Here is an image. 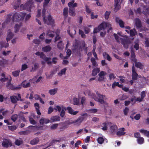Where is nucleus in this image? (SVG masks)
<instances>
[{
	"label": "nucleus",
	"instance_id": "obj_1",
	"mask_svg": "<svg viewBox=\"0 0 149 149\" xmlns=\"http://www.w3.org/2000/svg\"><path fill=\"white\" fill-rule=\"evenodd\" d=\"M12 13L7 15L5 22L2 24V27H4L5 25L9 23L11 21L13 22H18L22 20L24 18L26 14L23 12L15 13L12 16Z\"/></svg>",
	"mask_w": 149,
	"mask_h": 149
},
{
	"label": "nucleus",
	"instance_id": "obj_2",
	"mask_svg": "<svg viewBox=\"0 0 149 149\" xmlns=\"http://www.w3.org/2000/svg\"><path fill=\"white\" fill-rule=\"evenodd\" d=\"M50 0H44L43 2L44 8L42 11V15L43 17V20L45 24L48 25H50L52 26H54L55 22L54 19L51 16L49 15L47 17H44L46 12L45 8L47 7Z\"/></svg>",
	"mask_w": 149,
	"mask_h": 149
},
{
	"label": "nucleus",
	"instance_id": "obj_3",
	"mask_svg": "<svg viewBox=\"0 0 149 149\" xmlns=\"http://www.w3.org/2000/svg\"><path fill=\"white\" fill-rule=\"evenodd\" d=\"M107 27L109 29V30L108 31V32L109 30H111L112 29L111 25L109 23L103 22L97 28L96 27L94 29L93 33H97L100 31L104 30Z\"/></svg>",
	"mask_w": 149,
	"mask_h": 149
},
{
	"label": "nucleus",
	"instance_id": "obj_4",
	"mask_svg": "<svg viewBox=\"0 0 149 149\" xmlns=\"http://www.w3.org/2000/svg\"><path fill=\"white\" fill-rule=\"evenodd\" d=\"M113 35L115 39L117 42H121L125 48H128L129 44L131 43L130 41L129 40L127 39H123L121 38H120L115 33Z\"/></svg>",
	"mask_w": 149,
	"mask_h": 149
},
{
	"label": "nucleus",
	"instance_id": "obj_5",
	"mask_svg": "<svg viewBox=\"0 0 149 149\" xmlns=\"http://www.w3.org/2000/svg\"><path fill=\"white\" fill-rule=\"evenodd\" d=\"M33 6V0H28L26 3L24 5L21 4L19 7L20 10L26 9L29 11H31V8Z\"/></svg>",
	"mask_w": 149,
	"mask_h": 149
},
{
	"label": "nucleus",
	"instance_id": "obj_6",
	"mask_svg": "<svg viewBox=\"0 0 149 149\" xmlns=\"http://www.w3.org/2000/svg\"><path fill=\"white\" fill-rule=\"evenodd\" d=\"M97 97L94 96L93 98L95 101L98 102L101 104H104L107 105V103L104 100L106 99V98L105 95H101L98 92L96 93Z\"/></svg>",
	"mask_w": 149,
	"mask_h": 149
},
{
	"label": "nucleus",
	"instance_id": "obj_7",
	"mask_svg": "<svg viewBox=\"0 0 149 149\" xmlns=\"http://www.w3.org/2000/svg\"><path fill=\"white\" fill-rule=\"evenodd\" d=\"M87 116L86 113H84L81 115V116L79 117L77 119L74 121L70 123V124H75V125H80L83 121L86 118Z\"/></svg>",
	"mask_w": 149,
	"mask_h": 149
},
{
	"label": "nucleus",
	"instance_id": "obj_8",
	"mask_svg": "<svg viewBox=\"0 0 149 149\" xmlns=\"http://www.w3.org/2000/svg\"><path fill=\"white\" fill-rule=\"evenodd\" d=\"M107 74V73L104 71H102L100 72L98 74L99 77L98 78V80L99 81H104L106 79V77H104Z\"/></svg>",
	"mask_w": 149,
	"mask_h": 149
},
{
	"label": "nucleus",
	"instance_id": "obj_9",
	"mask_svg": "<svg viewBox=\"0 0 149 149\" xmlns=\"http://www.w3.org/2000/svg\"><path fill=\"white\" fill-rule=\"evenodd\" d=\"M2 144L3 146L6 148H7L9 146H11L12 145L10 141L6 139L3 140Z\"/></svg>",
	"mask_w": 149,
	"mask_h": 149
},
{
	"label": "nucleus",
	"instance_id": "obj_10",
	"mask_svg": "<svg viewBox=\"0 0 149 149\" xmlns=\"http://www.w3.org/2000/svg\"><path fill=\"white\" fill-rule=\"evenodd\" d=\"M40 57L45 61L47 62V63L48 64H50L52 62L51 61V58L50 57H46L43 52L42 54L40 56Z\"/></svg>",
	"mask_w": 149,
	"mask_h": 149
},
{
	"label": "nucleus",
	"instance_id": "obj_11",
	"mask_svg": "<svg viewBox=\"0 0 149 149\" xmlns=\"http://www.w3.org/2000/svg\"><path fill=\"white\" fill-rule=\"evenodd\" d=\"M10 99L11 101L13 103H15L17 100H22L21 99V97L20 94H18L17 95V96H11L10 97Z\"/></svg>",
	"mask_w": 149,
	"mask_h": 149
},
{
	"label": "nucleus",
	"instance_id": "obj_12",
	"mask_svg": "<svg viewBox=\"0 0 149 149\" xmlns=\"http://www.w3.org/2000/svg\"><path fill=\"white\" fill-rule=\"evenodd\" d=\"M120 0H115L114 10L115 11H117L120 8Z\"/></svg>",
	"mask_w": 149,
	"mask_h": 149
},
{
	"label": "nucleus",
	"instance_id": "obj_13",
	"mask_svg": "<svg viewBox=\"0 0 149 149\" xmlns=\"http://www.w3.org/2000/svg\"><path fill=\"white\" fill-rule=\"evenodd\" d=\"M125 129L124 127L119 128L116 132V134L118 136H121L125 134Z\"/></svg>",
	"mask_w": 149,
	"mask_h": 149
},
{
	"label": "nucleus",
	"instance_id": "obj_14",
	"mask_svg": "<svg viewBox=\"0 0 149 149\" xmlns=\"http://www.w3.org/2000/svg\"><path fill=\"white\" fill-rule=\"evenodd\" d=\"M138 76V74L136 72L135 68L134 65H133L132 68V79L134 80H136Z\"/></svg>",
	"mask_w": 149,
	"mask_h": 149
},
{
	"label": "nucleus",
	"instance_id": "obj_15",
	"mask_svg": "<svg viewBox=\"0 0 149 149\" xmlns=\"http://www.w3.org/2000/svg\"><path fill=\"white\" fill-rule=\"evenodd\" d=\"M7 36L6 38L7 42L10 40L14 36V34L12 33L11 31L10 30H8L7 31Z\"/></svg>",
	"mask_w": 149,
	"mask_h": 149
},
{
	"label": "nucleus",
	"instance_id": "obj_16",
	"mask_svg": "<svg viewBox=\"0 0 149 149\" xmlns=\"http://www.w3.org/2000/svg\"><path fill=\"white\" fill-rule=\"evenodd\" d=\"M109 123H103L100 125H99L98 127L101 128L103 130L106 131L107 129V125Z\"/></svg>",
	"mask_w": 149,
	"mask_h": 149
},
{
	"label": "nucleus",
	"instance_id": "obj_17",
	"mask_svg": "<svg viewBox=\"0 0 149 149\" xmlns=\"http://www.w3.org/2000/svg\"><path fill=\"white\" fill-rule=\"evenodd\" d=\"M50 122V120L45 118H42L40 120V123L41 125H43L44 124H47Z\"/></svg>",
	"mask_w": 149,
	"mask_h": 149
},
{
	"label": "nucleus",
	"instance_id": "obj_18",
	"mask_svg": "<svg viewBox=\"0 0 149 149\" xmlns=\"http://www.w3.org/2000/svg\"><path fill=\"white\" fill-rule=\"evenodd\" d=\"M146 96V93L145 91H143L141 93V97H138L136 99V101L141 102L143 101V98Z\"/></svg>",
	"mask_w": 149,
	"mask_h": 149
},
{
	"label": "nucleus",
	"instance_id": "obj_19",
	"mask_svg": "<svg viewBox=\"0 0 149 149\" xmlns=\"http://www.w3.org/2000/svg\"><path fill=\"white\" fill-rule=\"evenodd\" d=\"M118 129L116 125H112L110 126V131L112 134L115 133Z\"/></svg>",
	"mask_w": 149,
	"mask_h": 149
},
{
	"label": "nucleus",
	"instance_id": "obj_20",
	"mask_svg": "<svg viewBox=\"0 0 149 149\" xmlns=\"http://www.w3.org/2000/svg\"><path fill=\"white\" fill-rule=\"evenodd\" d=\"M67 110L68 111V113L73 115H75L78 113V111H74L70 107H68L67 108Z\"/></svg>",
	"mask_w": 149,
	"mask_h": 149
},
{
	"label": "nucleus",
	"instance_id": "obj_21",
	"mask_svg": "<svg viewBox=\"0 0 149 149\" xmlns=\"http://www.w3.org/2000/svg\"><path fill=\"white\" fill-rule=\"evenodd\" d=\"M39 141V139L38 137L34 138L30 141V143L32 145H35L38 144Z\"/></svg>",
	"mask_w": 149,
	"mask_h": 149
},
{
	"label": "nucleus",
	"instance_id": "obj_22",
	"mask_svg": "<svg viewBox=\"0 0 149 149\" xmlns=\"http://www.w3.org/2000/svg\"><path fill=\"white\" fill-rule=\"evenodd\" d=\"M135 63V66L137 68L142 69L143 68V65L141 63L136 62H136H134Z\"/></svg>",
	"mask_w": 149,
	"mask_h": 149
},
{
	"label": "nucleus",
	"instance_id": "obj_23",
	"mask_svg": "<svg viewBox=\"0 0 149 149\" xmlns=\"http://www.w3.org/2000/svg\"><path fill=\"white\" fill-rule=\"evenodd\" d=\"M131 53L132 61L133 62H136V60L135 58V55L132 47L131 48Z\"/></svg>",
	"mask_w": 149,
	"mask_h": 149
},
{
	"label": "nucleus",
	"instance_id": "obj_24",
	"mask_svg": "<svg viewBox=\"0 0 149 149\" xmlns=\"http://www.w3.org/2000/svg\"><path fill=\"white\" fill-rule=\"evenodd\" d=\"M116 22L119 24L121 27H124V23L122 20L118 17H116Z\"/></svg>",
	"mask_w": 149,
	"mask_h": 149
},
{
	"label": "nucleus",
	"instance_id": "obj_25",
	"mask_svg": "<svg viewBox=\"0 0 149 149\" xmlns=\"http://www.w3.org/2000/svg\"><path fill=\"white\" fill-rule=\"evenodd\" d=\"M41 11V10H38V14L36 15V21L38 23V24L40 25H41V22L40 21L39 19L40 17Z\"/></svg>",
	"mask_w": 149,
	"mask_h": 149
},
{
	"label": "nucleus",
	"instance_id": "obj_26",
	"mask_svg": "<svg viewBox=\"0 0 149 149\" xmlns=\"http://www.w3.org/2000/svg\"><path fill=\"white\" fill-rule=\"evenodd\" d=\"M60 120V117L58 116H52L50 118V120L52 122L59 121Z\"/></svg>",
	"mask_w": 149,
	"mask_h": 149
},
{
	"label": "nucleus",
	"instance_id": "obj_27",
	"mask_svg": "<svg viewBox=\"0 0 149 149\" xmlns=\"http://www.w3.org/2000/svg\"><path fill=\"white\" fill-rule=\"evenodd\" d=\"M84 93L86 95L88 96L93 98L94 96V95H93V93L88 89H86L85 90L84 92Z\"/></svg>",
	"mask_w": 149,
	"mask_h": 149
},
{
	"label": "nucleus",
	"instance_id": "obj_28",
	"mask_svg": "<svg viewBox=\"0 0 149 149\" xmlns=\"http://www.w3.org/2000/svg\"><path fill=\"white\" fill-rule=\"evenodd\" d=\"M55 33L54 32L50 30H48L46 33V35L50 37H53L55 35Z\"/></svg>",
	"mask_w": 149,
	"mask_h": 149
},
{
	"label": "nucleus",
	"instance_id": "obj_29",
	"mask_svg": "<svg viewBox=\"0 0 149 149\" xmlns=\"http://www.w3.org/2000/svg\"><path fill=\"white\" fill-rule=\"evenodd\" d=\"M35 117V115L34 113H32L29 117V121L30 123L33 125L36 124V121L32 118L33 117L34 118Z\"/></svg>",
	"mask_w": 149,
	"mask_h": 149
},
{
	"label": "nucleus",
	"instance_id": "obj_30",
	"mask_svg": "<svg viewBox=\"0 0 149 149\" xmlns=\"http://www.w3.org/2000/svg\"><path fill=\"white\" fill-rule=\"evenodd\" d=\"M21 26V24H16L15 25L14 27V32L15 33H17L19 31Z\"/></svg>",
	"mask_w": 149,
	"mask_h": 149
},
{
	"label": "nucleus",
	"instance_id": "obj_31",
	"mask_svg": "<svg viewBox=\"0 0 149 149\" xmlns=\"http://www.w3.org/2000/svg\"><path fill=\"white\" fill-rule=\"evenodd\" d=\"M51 49L52 47L49 45L43 47L42 48V51L45 52H49L51 50Z\"/></svg>",
	"mask_w": 149,
	"mask_h": 149
},
{
	"label": "nucleus",
	"instance_id": "obj_32",
	"mask_svg": "<svg viewBox=\"0 0 149 149\" xmlns=\"http://www.w3.org/2000/svg\"><path fill=\"white\" fill-rule=\"evenodd\" d=\"M65 107H64L63 105H57L54 108V109L56 110V111H58L59 112H60L63 109H64V108Z\"/></svg>",
	"mask_w": 149,
	"mask_h": 149
},
{
	"label": "nucleus",
	"instance_id": "obj_33",
	"mask_svg": "<svg viewBox=\"0 0 149 149\" xmlns=\"http://www.w3.org/2000/svg\"><path fill=\"white\" fill-rule=\"evenodd\" d=\"M21 85L24 88H27L30 86V82H27L26 80L24 81L22 83Z\"/></svg>",
	"mask_w": 149,
	"mask_h": 149
},
{
	"label": "nucleus",
	"instance_id": "obj_34",
	"mask_svg": "<svg viewBox=\"0 0 149 149\" xmlns=\"http://www.w3.org/2000/svg\"><path fill=\"white\" fill-rule=\"evenodd\" d=\"M58 90V89L57 88L50 89L49 91V93L51 95H54L56 93Z\"/></svg>",
	"mask_w": 149,
	"mask_h": 149
},
{
	"label": "nucleus",
	"instance_id": "obj_35",
	"mask_svg": "<svg viewBox=\"0 0 149 149\" xmlns=\"http://www.w3.org/2000/svg\"><path fill=\"white\" fill-rule=\"evenodd\" d=\"M39 66L38 64L36 63H35L33 64V66L32 67L30 71L31 72H34L38 68Z\"/></svg>",
	"mask_w": 149,
	"mask_h": 149
},
{
	"label": "nucleus",
	"instance_id": "obj_36",
	"mask_svg": "<svg viewBox=\"0 0 149 149\" xmlns=\"http://www.w3.org/2000/svg\"><path fill=\"white\" fill-rule=\"evenodd\" d=\"M103 56L104 58L106 59L109 61H110L111 60V58L109 55L105 52L103 53Z\"/></svg>",
	"mask_w": 149,
	"mask_h": 149
},
{
	"label": "nucleus",
	"instance_id": "obj_37",
	"mask_svg": "<svg viewBox=\"0 0 149 149\" xmlns=\"http://www.w3.org/2000/svg\"><path fill=\"white\" fill-rule=\"evenodd\" d=\"M69 14L70 16H74L75 15L74 9L72 8H70L69 10Z\"/></svg>",
	"mask_w": 149,
	"mask_h": 149
},
{
	"label": "nucleus",
	"instance_id": "obj_38",
	"mask_svg": "<svg viewBox=\"0 0 149 149\" xmlns=\"http://www.w3.org/2000/svg\"><path fill=\"white\" fill-rule=\"evenodd\" d=\"M91 61L92 63L93 68H94L96 67L97 66V64L95 60V58H91Z\"/></svg>",
	"mask_w": 149,
	"mask_h": 149
},
{
	"label": "nucleus",
	"instance_id": "obj_39",
	"mask_svg": "<svg viewBox=\"0 0 149 149\" xmlns=\"http://www.w3.org/2000/svg\"><path fill=\"white\" fill-rule=\"evenodd\" d=\"M99 71V68H94L93 70L92 74L93 76H95L97 75V73H98Z\"/></svg>",
	"mask_w": 149,
	"mask_h": 149
},
{
	"label": "nucleus",
	"instance_id": "obj_40",
	"mask_svg": "<svg viewBox=\"0 0 149 149\" xmlns=\"http://www.w3.org/2000/svg\"><path fill=\"white\" fill-rule=\"evenodd\" d=\"M0 45L1 48L3 47L6 48L8 46L9 44L5 42H0Z\"/></svg>",
	"mask_w": 149,
	"mask_h": 149
},
{
	"label": "nucleus",
	"instance_id": "obj_41",
	"mask_svg": "<svg viewBox=\"0 0 149 149\" xmlns=\"http://www.w3.org/2000/svg\"><path fill=\"white\" fill-rule=\"evenodd\" d=\"M135 25L137 28H140L141 26V23L140 21L138 19H135Z\"/></svg>",
	"mask_w": 149,
	"mask_h": 149
},
{
	"label": "nucleus",
	"instance_id": "obj_42",
	"mask_svg": "<svg viewBox=\"0 0 149 149\" xmlns=\"http://www.w3.org/2000/svg\"><path fill=\"white\" fill-rule=\"evenodd\" d=\"M139 40L138 39H136L134 42L135 44L134 45V47L135 49L136 50H138L139 49Z\"/></svg>",
	"mask_w": 149,
	"mask_h": 149
},
{
	"label": "nucleus",
	"instance_id": "obj_43",
	"mask_svg": "<svg viewBox=\"0 0 149 149\" xmlns=\"http://www.w3.org/2000/svg\"><path fill=\"white\" fill-rule=\"evenodd\" d=\"M12 80V78L9 75H8L6 78L4 77L3 78H1L0 79V80L2 82H4L7 81V80H9L11 81Z\"/></svg>",
	"mask_w": 149,
	"mask_h": 149
},
{
	"label": "nucleus",
	"instance_id": "obj_44",
	"mask_svg": "<svg viewBox=\"0 0 149 149\" xmlns=\"http://www.w3.org/2000/svg\"><path fill=\"white\" fill-rule=\"evenodd\" d=\"M67 69L66 68L61 70V71L58 73V75L59 76H61L65 74V73Z\"/></svg>",
	"mask_w": 149,
	"mask_h": 149
},
{
	"label": "nucleus",
	"instance_id": "obj_45",
	"mask_svg": "<svg viewBox=\"0 0 149 149\" xmlns=\"http://www.w3.org/2000/svg\"><path fill=\"white\" fill-rule=\"evenodd\" d=\"M68 8H65L63 9V15L65 17H67L68 15Z\"/></svg>",
	"mask_w": 149,
	"mask_h": 149
},
{
	"label": "nucleus",
	"instance_id": "obj_46",
	"mask_svg": "<svg viewBox=\"0 0 149 149\" xmlns=\"http://www.w3.org/2000/svg\"><path fill=\"white\" fill-rule=\"evenodd\" d=\"M140 132H141L144 134L145 135L149 137V131H147L146 130H140Z\"/></svg>",
	"mask_w": 149,
	"mask_h": 149
},
{
	"label": "nucleus",
	"instance_id": "obj_47",
	"mask_svg": "<svg viewBox=\"0 0 149 149\" xmlns=\"http://www.w3.org/2000/svg\"><path fill=\"white\" fill-rule=\"evenodd\" d=\"M20 0H17L14 7V8L15 9H17L19 7V6L20 3Z\"/></svg>",
	"mask_w": 149,
	"mask_h": 149
},
{
	"label": "nucleus",
	"instance_id": "obj_48",
	"mask_svg": "<svg viewBox=\"0 0 149 149\" xmlns=\"http://www.w3.org/2000/svg\"><path fill=\"white\" fill-rule=\"evenodd\" d=\"M115 86H118L119 87H122V85L120 84L118 82H114L112 85V87L113 88H114Z\"/></svg>",
	"mask_w": 149,
	"mask_h": 149
},
{
	"label": "nucleus",
	"instance_id": "obj_49",
	"mask_svg": "<svg viewBox=\"0 0 149 149\" xmlns=\"http://www.w3.org/2000/svg\"><path fill=\"white\" fill-rule=\"evenodd\" d=\"M7 63V61L4 59H2L0 60V65L3 66L4 65L6 64Z\"/></svg>",
	"mask_w": 149,
	"mask_h": 149
},
{
	"label": "nucleus",
	"instance_id": "obj_50",
	"mask_svg": "<svg viewBox=\"0 0 149 149\" xmlns=\"http://www.w3.org/2000/svg\"><path fill=\"white\" fill-rule=\"evenodd\" d=\"M22 143V140L20 139H17L16 140L15 142V143L16 145L17 146H19Z\"/></svg>",
	"mask_w": 149,
	"mask_h": 149
},
{
	"label": "nucleus",
	"instance_id": "obj_51",
	"mask_svg": "<svg viewBox=\"0 0 149 149\" xmlns=\"http://www.w3.org/2000/svg\"><path fill=\"white\" fill-rule=\"evenodd\" d=\"M138 143L140 144H143L144 142V139L142 137H140L137 139Z\"/></svg>",
	"mask_w": 149,
	"mask_h": 149
},
{
	"label": "nucleus",
	"instance_id": "obj_52",
	"mask_svg": "<svg viewBox=\"0 0 149 149\" xmlns=\"http://www.w3.org/2000/svg\"><path fill=\"white\" fill-rule=\"evenodd\" d=\"M111 12L110 11H106L104 14V18L106 19H107L109 17L110 14Z\"/></svg>",
	"mask_w": 149,
	"mask_h": 149
},
{
	"label": "nucleus",
	"instance_id": "obj_53",
	"mask_svg": "<svg viewBox=\"0 0 149 149\" xmlns=\"http://www.w3.org/2000/svg\"><path fill=\"white\" fill-rule=\"evenodd\" d=\"M59 30H57L56 32H55V34L56 35V36L55 38V42H56L58 40H59L60 39V37L59 36V35L58 34V33H59Z\"/></svg>",
	"mask_w": 149,
	"mask_h": 149
},
{
	"label": "nucleus",
	"instance_id": "obj_54",
	"mask_svg": "<svg viewBox=\"0 0 149 149\" xmlns=\"http://www.w3.org/2000/svg\"><path fill=\"white\" fill-rule=\"evenodd\" d=\"M20 72V71L19 70L13 71L12 72V74L14 77L18 76L19 75Z\"/></svg>",
	"mask_w": 149,
	"mask_h": 149
},
{
	"label": "nucleus",
	"instance_id": "obj_55",
	"mask_svg": "<svg viewBox=\"0 0 149 149\" xmlns=\"http://www.w3.org/2000/svg\"><path fill=\"white\" fill-rule=\"evenodd\" d=\"M136 32L134 29H133L130 30V34L132 36H134L135 35Z\"/></svg>",
	"mask_w": 149,
	"mask_h": 149
},
{
	"label": "nucleus",
	"instance_id": "obj_56",
	"mask_svg": "<svg viewBox=\"0 0 149 149\" xmlns=\"http://www.w3.org/2000/svg\"><path fill=\"white\" fill-rule=\"evenodd\" d=\"M57 47L60 49H62L63 48V45L62 41H60L58 44Z\"/></svg>",
	"mask_w": 149,
	"mask_h": 149
},
{
	"label": "nucleus",
	"instance_id": "obj_57",
	"mask_svg": "<svg viewBox=\"0 0 149 149\" xmlns=\"http://www.w3.org/2000/svg\"><path fill=\"white\" fill-rule=\"evenodd\" d=\"M104 141V139L103 137H99L97 139V142L98 143L102 144V143Z\"/></svg>",
	"mask_w": 149,
	"mask_h": 149
},
{
	"label": "nucleus",
	"instance_id": "obj_58",
	"mask_svg": "<svg viewBox=\"0 0 149 149\" xmlns=\"http://www.w3.org/2000/svg\"><path fill=\"white\" fill-rule=\"evenodd\" d=\"M66 110V109L65 107L64 108V109H63V110L61 111V112L60 113V116L61 117H64L65 114V111Z\"/></svg>",
	"mask_w": 149,
	"mask_h": 149
},
{
	"label": "nucleus",
	"instance_id": "obj_59",
	"mask_svg": "<svg viewBox=\"0 0 149 149\" xmlns=\"http://www.w3.org/2000/svg\"><path fill=\"white\" fill-rule=\"evenodd\" d=\"M27 68V65L26 64H24L22 65L21 70V71H23L25 70Z\"/></svg>",
	"mask_w": 149,
	"mask_h": 149
},
{
	"label": "nucleus",
	"instance_id": "obj_60",
	"mask_svg": "<svg viewBox=\"0 0 149 149\" xmlns=\"http://www.w3.org/2000/svg\"><path fill=\"white\" fill-rule=\"evenodd\" d=\"M66 53L67 56L65 57V58H67V57H68L70 56L71 53V50L70 49H68Z\"/></svg>",
	"mask_w": 149,
	"mask_h": 149
},
{
	"label": "nucleus",
	"instance_id": "obj_61",
	"mask_svg": "<svg viewBox=\"0 0 149 149\" xmlns=\"http://www.w3.org/2000/svg\"><path fill=\"white\" fill-rule=\"evenodd\" d=\"M17 118V114L13 115L11 117L12 120L14 122L15 121Z\"/></svg>",
	"mask_w": 149,
	"mask_h": 149
},
{
	"label": "nucleus",
	"instance_id": "obj_62",
	"mask_svg": "<svg viewBox=\"0 0 149 149\" xmlns=\"http://www.w3.org/2000/svg\"><path fill=\"white\" fill-rule=\"evenodd\" d=\"M58 124H54L52 125L50 127L52 130H55L56 128L58 126Z\"/></svg>",
	"mask_w": 149,
	"mask_h": 149
},
{
	"label": "nucleus",
	"instance_id": "obj_63",
	"mask_svg": "<svg viewBox=\"0 0 149 149\" xmlns=\"http://www.w3.org/2000/svg\"><path fill=\"white\" fill-rule=\"evenodd\" d=\"M129 109L127 107H125L123 110L124 113L125 115H127Z\"/></svg>",
	"mask_w": 149,
	"mask_h": 149
},
{
	"label": "nucleus",
	"instance_id": "obj_64",
	"mask_svg": "<svg viewBox=\"0 0 149 149\" xmlns=\"http://www.w3.org/2000/svg\"><path fill=\"white\" fill-rule=\"evenodd\" d=\"M73 104L74 105H77L79 103V100L76 98H75L73 99Z\"/></svg>",
	"mask_w": 149,
	"mask_h": 149
}]
</instances>
